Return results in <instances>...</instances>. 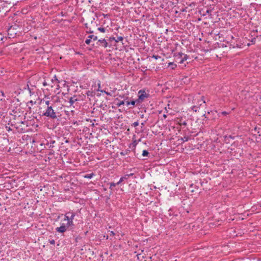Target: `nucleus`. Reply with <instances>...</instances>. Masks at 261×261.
<instances>
[{"label":"nucleus","instance_id":"23","mask_svg":"<svg viewBox=\"0 0 261 261\" xmlns=\"http://www.w3.org/2000/svg\"><path fill=\"white\" fill-rule=\"evenodd\" d=\"M181 140L183 142H187L189 140V137L188 136H185L183 138H181Z\"/></svg>","mask_w":261,"mask_h":261},{"label":"nucleus","instance_id":"19","mask_svg":"<svg viewBox=\"0 0 261 261\" xmlns=\"http://www.w3.org/2000/svg\"><path fill=\"white\" fill-rule=\"evenodd\" d=\"M253 9H254L253 7L250 6L249 8H248L247 10H246V15L247 16V14L249 15H251V13L253 11Z\"/></svg>","mask_w":261,"mask_h":261},{"label":"nucleus","instance_id":"55","mask_svg":"<svg viewBox=\"0 0 261 261\" xmlns=\"http://www.w3.org/2000/svg\"><path fill=\"white\" fill-rule=\"evenodd\" d=\"M143 116H144V115H142L141 116V118H143Z\"/></svg>","mask_w":261,"mask_h":261},{"label":"nucleus","instance_id":"13","mask_svg":"<svg viewBox=\"0 0 261 261\" xmlns=\"http://www.w3.org/2000/svg\"><path fill=\"white\" fill-rule=\"evenodd\" d=\"M86 94L88 97H92L95 96V92L93 91L89 90L86 92Z\"/></svg>","mask_w":261,"mask_h":261},{"label":"nucleus","instance_id":"24","mask_svg":"<svg viewBox=\"0 0 261 261\" xmlns=\"http://www.w3.org/2000/svg\"><path fill=\"white\" fill-rule=\"evenodd\" d=\"M149 154V152L146 150H144L142 152V155L143 156H147Z\"/></svg>","mask_w":261,"mask_h":261},{"label":"nucleus","instance_id":"56","mask_svg":"<svg viewBox=\"0 0 261 261\" xmlns=\"http://www.w3.org/2000/svg\"><path fill=\"white\" fill-rule=\"evenodd\" d=\"M121 154H122V155H124V154H123V152H121Z\"/></svg>","mask_w":261,"mask_h":261},{"label":"nucleus","instance_id":"33","mask_svg":"<svg viewBox=\"0 0 261 261\" xmlns=\"http://www.w3.org/2000/svg\"><path fill=\"white\" fill-rule=\"evenodd\" d=\"M49 242L50 244L55 245V241L54 240H49Z\"/></svg>","mask_w":261,"mask_h":261},{"label":"nucleus","instance_id":"6","mask_svg":"<svg viewBox=\"0 0 261 261\" xmlns=\"http://www.w3.org/2000/svg\"><path fill=\"white\" fill-rule=\"evenodd\" d=\"M27 86L28 87V90H29L30 95H33L35 92V90H36V87L35 85H33L31 83V80H29L28 82Z\"/></svg>","mask_w":261,"mask_h":261},{"label":"nucleus","instance_id":"46","mask_svg":"<svg viewBox=\"0 0 261 261\" xmlns=\"http://www.w3.org/2000/svg\"><path fill=\"white\" fill-rule=\"evenodd\" d=\"M203 98H204L203 96H202L201 97V100H202L203 103H205V101L203 100Z\"/></svg>","mask_w":261,"mask_h":261},{"label":"nucleus","instance_id":"15","mask_svg":"<svg viewBox=\"0 0 261 261\" xmlns=\"http://www.w3.org/2000/svg\"><path fill=\"white\" fill-rule=\"evenodd\" d=\"M70 215H71V211H69V212L66 213L64 215V220L67 221V222H68L69 218H70Z\"/></svg>","mask_w":261,"mask_h":261},{"label":"nucleus","instance_id":"47","mask_svg":"<svg viewBox=\"0 0 261 261\" xmlns=\"http://www.w3.org/2000/svg\"><path fill=\"white\" fill-rule=\"evenodd\" d=\"M134 146H136L137 145V142H136V141H135L134 142Z\"/></svg>","mask_w":261,"mask_h":261},{"label":"nucleus","instance_id":"38","mask_svg":"<svg viewBox=\"0 0 261 261\" xmlns=\"http://www.w3.org/2000/svg\"><path fill=\"white\" fill-rule=\"evenodd\" d=\"M137 257H138V259H140V258H141V257H142V258H143V257H144V256H141L140 254H137Z\"/></svg>","mask_w":261,"mask_h":261},{"label":"nucleus","instance_id":"26","mask_svg":"<svg viewBox=\"0 0 261 261\" xmlns=\"http://www.w3.org/2000/svg\"><path fill=\"white\" fill-rule=\"evenodd\" d=\"M123 40V37L122 36L118 37L117 39H115L116 42H118L119 41H122Z\"/></svg>","mask_w":261,"mask_h":261},{"label":"nucleus","instance_id":"59","mask_svg":"<svg viewBox=\"0 0 261 261\" xmlns=\"http://www.w3.org/2000/svg\"><path fill=\"white\" fill-rule=\"evenodd\" d=\"M2 224V223L0 222V225Z\"/></svg>","mask_w":261,"mask_h":261},{"label":"nucleus","instance_id":"35","mask_svg":"<svg viewBox=\"0 0 261 261\" xmlns=\"http://www.w3.org/2000/svg\"><path fill=\"white\" fill-rule=\"evenodd\" d=\"M258 40V41H261V35H257V37H256V40Z\"/></svg>","mask_w":261,"mask_h":261},{"label":"nucleus","instance_id":"48","mask_svg":"<svg viewBox=\"0 0 261 261\" xmlns=\"http://www.w3.org/2000/svg\"><path fill=\"white\" fill-rule=\"evenodd\" d=\"M145 121L144 122L141 123V125L144 126L145 125Z\"/></svg>","mask_w":261,"mask_h":261},{"label":"nucleus","instance_id":"43","mask_svg":"<svg viewBox=\"0 0 261 261\" xmlns=\"http://www.w3.org/2000/svg\"><path fill=\"white\" fill-rule=\"evenodd\" d=\"M227 114H228V113L225 111L222 112V114L223 115H226Z\"/></svg>","mask_w":261,"mask_h":261},{"label":"nucleus","instance_id":"42","mask_svg":"<svg viewBox=\"0 0 261 261\" xmlns=\"http://www.w3.org/2000/svg\"><path fill=\"white\" fill-rule=\"evenodd\" d=\"M106 94L107 95L112 96V93H111V92H106Z\"/></svg>","mask_w":261,"mask_h":261},{"label":"nucleus","instance_id":"36","mask_svg":"<svg viewBox=\"0 0 261 261\" xmlns=\"http://www.w3.org/2000/svg\"><path fill=\"white\" fill-rule=\"evenodd\" d=\"M115 235V233L113 231H111L110 232V236H114Z\"/></svg>","mask_w":261,"mask_h":261},{"label":"nucleus","instance_id":"31","mask_svg":"<svg viewBox=\"0 0 261 261\" xmlns=\"http://www.w3.org/2000/svg\"><path fill=\"white\" fill-rule=\"evenodd\" d=\"M138 125H139V122H138V121H137L134 122L132 124V126H133L134 127H136V126H138Z\"/></svg>","mask_w":261,"mask_h":261},{"label":"nucleus","instance_id":"14","mask_svg":"<svg viewBox=\"0 0 261 261\" xmlns=\"http://www.w3.org/2000/svg\"><path fill=\"white\" fill-rule=\"evenodd\" d=\"M126 103L127 106H129V105H131L133 106H135L136 103L138 104L137 99H136L135 100H132L130 101H126Z\"/></svg>","mask_w":261,"mask_h":261},{"label":"nucleus","instance_id":"8","mask_svg":"<svg viewBox=\"0 0 261 261\" xmlns=\"http://www.w3.org/2000/svg\"><path fill=\"white\" fill-rule=\"evenodd\" d=\"M75 216V213L73 211H71V215L70 216V218L67 222L68 226L70 227V229H72L74 227V224L73 223V219Z\"/></svg>","mask_w":261,"mask_h":261},{"label":"nucleus","instance_id":"21","mask_svg":"<svg viewBox=\"0 0 261 261\" xmlns=\"http://www.w3.org/2000/svg\"><path fill=\"white\" fill-rule=\"evenodd\" d=\"M94 173H90V174H86V175H85L84 176V177H85V178H89V179H90V178H91L94 176Z\"/></svg>","mask_w":261,"mask_h":261},{"label":"nucleus","instance_id":"25","mask_svg":"<svg viewBox=\"0 0 261 261\" xmlns=\"http://www.w3.org/2000/svg\"><path fill=\"white\" fill-rule=\"evenodd\" d=\"M54 82H56L57 84L59 83L56 75H55L53 79H51V82L54 83Z\"/></svg>","mask_w":261,"mask_h":261},{"label":"nucleus","instance_id":"9","mask_svg":"<svg viewBox=\"0 0 261 261\" xmlns=\"http://www.w3.org/2000/svg\"><path fill=\"white\" fill-rule=\"evenodd\" d=\"M249 133L252 135L253 137H255V140L257 139V136L259 133V132L257 130V127L254 126L253 128H251V127H249L248 128ZM260 136V135H258Z\"/></svg>","mask_w":261,"mask_h":261},{"label":"nucleus","instance_id":"22","mask_svg":"<svg viewBox=\"0 0 261 261\" xmlns=\"http://www.w3.org/2000/svg\"><path fill=\"white\" fill-rule=\"evenodd\" d=\"M88 38H89L91 40L93 39L94 41H95L97 39V37L93 35H89Z\"/></svg>","mask_w":261,"mask_h":261},{"label":"nucleus","instance_id":"50","mask_svg":"<svg viewBox=\"0 0 261 261\" xmlns=\"http://www.w3.org/2000/svg\"><path fill=\"white\" fill-rule=\"evenodd\" d=\"M247 192H248V191H246V194H245L246 197H247V195H248Z\"/></svg>","mask_w":261,"mask_h":261},{"label":"nucleus","instance_id":"52","mask_svg":"<svg viewBox=\"0 0 261 261\" xmlns=\"http://www.w3.org/2000/svg\"><path fill=\"white\" fill-rule=\"evenodd\" d=\"M248 192L249 193V194H252V191H248Z\"/></svg>","mask_w":261,"mask_h":261},{"label":"nucleus","instance_id":"11","mask_svg":"<svg viewBox=\"0 0 261 261\" xmlns=\"http://www.w3.org/2000/svg\"><path fill=\"white\" fill-rule=\"evenodd\" d=\"M98 42H99L100 44L105 48L107 47L108 45V42L105 39L98 40Z\"/></svg>","mask_w":261,"mask_h":261},{"label":"nucleus","instance_id":"41","mask_svg":"<svg viewBox=\"0 0 261 261\" xmlns=\"http://www.w3.org/2000/svg\"><path fill=\"white\" fill-rule=\"evenodd\" d=\"M115 39H115V37H110V38H109V40H110V41H112V40H115Z\"/></svg>","mask_w":261,"mask_h":261},{"label":"nucleus","instance_id":"3","mask_svg":"<svg viewBox=\"0 0 261 261\" xmlns=\"http://www.w3.org/2000/svg\"><path fill=\"white\" fill-rule=\"evenodd\" d=\"M173 57H174L175 61L179 64H182L184 61H186L189 58L187 55L181 52L174 53Z\"/></svg>","mask_w":261,"mask_h":261},{"label":"nucleus","instance_id":"28","mask_svg":"<svg viewBox=\"0 0 261 261\" xmlns=\"http://www.w3.org/2000/svg\"><path fill=\"white\" fill-rule=\"evenodd\" d=\"M152 58H154V59H155V60H158V59H159L161 58V57H160V56H158V55H153V56H152Z\"/></svg>","mask_w":261,"mask_h":261},{"label":"nucleus","instance_id":"39","mask_svg":"<svg viewBox=\"0 0 261 261\" xmlns=\"http://www.w3.org/2000/svg\"><path fill=\"white\" fill-rule=\"evenodd\" d=\"M48 85H49V84H47V83L45 81H44L43 82V85L44 86H46Z\"/></svg>","mask_w":261,"mask_h":261},{"label":"nucleus","instance_id":"27","mask_svg":"<svg viewBox=\"0 0 261 261\" xmlns=\"http://www.w3.org/2000/svg\"><path fill=\"white\" fill-rule=\"evenodd\" d=\"M198 107L194 106H193L192 108V110L193 111H195V112H197L198 111Z\"/></svg>","mask_w":261,"mask_h":261},{"label":"nucleus","instance_id":"30","mask_svg":"<svg viewBox=\"0 0 261 261\" xmlns=\"http://www.w3.org/2000/svg\"><path fill=\"white\" fill-rule=\"evenodd\" d=\"M4 39V35L0 33V43H2L3 40Z\"/></svg>","mask_w":261,"mask_h":261},{"label":"nucleus","instance_id":"20","mask_svg":"<svg viewBox=\"0 0 261 261\" xmlns=\"http://www.w3.org/2000/svg\"><path fill=\"white\" fill-rule=\"evenodd\" d=\"M109 185H110V189L111 190H113V188L117 185H118L117 184H116V183H114V182H110L109 183Z\"/></svg>","mask_w":261,"mask_h":261},{"label":"nucleus","instance_id":"44","mask_svg":"<svg viewBox=\"0 0 261 261\" xmlns=\"http://www.w3.org/2000/svg\"><path fill=\"white\" fill-rule=\"evenodd\" d=\"M249 225H250V224H251V223H250V222H247V223H246V224H245L246 227H247L248 226V225H249Z\"/></svg>","mask_w":261,"mask_h":261},{"label":"nucleus","instance_id":"51","mask_svg":"<svg viewBox=\"0 0 261 261\" xmlns=\"http://www.w3.org/2000/svg\"><path fill=\"white\" fill-rule=\"evenodd\" d=\"M98 89L100 87V83L98 84Z\"/></svg>","mask_w":261,"mask_h":261},{"label":"nucleus","instance_id":"32","mask_svg":"<svg viewBox=\"0 0 261 261\" xmlns=\"http://www.w3.org/2000/svg\"><path fill=\"white\" fill-rule=\"evenodd\" d=\"M86 32L87 33H90V34L93 33V31H92L90 28H89V29L88 28V29L87 30Z\"/></svg>","mask_w":261,"mask_h":261},{"label":"nucleus","instance_id":"49","mask_svg":"<svg viewBox=\"0 0 261 261\" xmlns=\"http://www.w3.org/2000/svg\"><path fill=\"white\" fill-rule=\"evenodd\" d=\"M7 130H8V131H10V130H11V129L10 128V127H8V128L7 129Z\"/></svg>","mask_w":261,"mask_h":261},{"label":"nucleus","instance_id":"58","mask_svg":"<svg viewBox=\"0 0 261 261\" xmlns=\"http://www.w3.org/2000/svg\"><path fill=\"white\" fill-rule=\"evenodd\" d=\"M203 116L205 117V118H206V116H205V114H204Z\"/></svg>","mask_w":261,"mask_h":261},{"label":"nucleus","instance_id":"17","mask_svg":"<svg viewBox=\"0 0 261 261\" xmlns=\"http://www.w3.org/2000/svg\"><path fill=\"white\" fill-rule=\"evenodd\" d=\"M127 178L126 176L125 175L124 176L121 177L120 179H119V181L116 183L117 185H120L121 182H122L125 180H127Z\"/></svg>","mask_w":261,"mask_h":261},{"label":"nucleus","instance_id":"7","mask_svg":"<svg viewBox=\"0 0 261 261\" xmlns=\"http://www.w3.org/2000/svg\"><path fill=\"white\" fill-rule=\"evenodd\" d=\"M46 142L44 143V145L47 146L48 148H53L55 147L54 144L56 143V141L51 137H48L46 140Z\"/></svg>","mask_w":261,"mask_h":261},{"label":"nucleus","instance_id":"53","mask_svg":"<svg viewBox=\"0 0 261 261\" xmlns=\"http://www.w3.org/2000/svg\"><path fill=\"white\" fill-rule=\"evenodd\" d=\"M2 94L3 96H4V93L3 91H1Z\"/></svg>","mask_w":261,"mask_h":261},{"label":"nucleus","instance_id":"40","mask_svg":"<svg viewBox=\"0 0 261 261\" xmlns=\"http://www.w3.org/2000/svg\"><path fill=\"white\" fill-rule=\"evenodd\" d=\"M97 91H100L101 92L105 93H106V92H107V91H106L105 90H100L99 89H98Z\"/></svg>","mask_w":261,"mask_h":261},{"label":"nucleus","instance_id":"16","mask_svg":"<svg viewBox=\"0 0 261 261\" xmlns=\"http://www.w3.org/2000/svg\"><path fill=\"white\" fill-rule=\"evenodd\" d=\"M115 101H118V102L117 103L116 105L118 106V107H120L121 105H124L125 103V100H120L118 98H116L115 99Z\"/></svg>","mask_w":261,"mask_h":261},{"label":"nucleus","instance_id":"37","mask_svg":"<svg viewBox=\"0 0 261 261\" xmlns=\"http://www.w3.org/2000/svg\"><path fill=\"white\" fill-rule=\"evenodd\" d=\"M249 155V160H251V159H253V157L252 155V154L251 153H248Z\"/></svg>","mask_w":261,"mask_h":261},{"label":"nucleus","instance_id":"29","mask_svg":"<svg viewBox=\"0 0 261 261\" xmlns=\"http://www.w3.org/2000/svg\"><path fill=\"white\" fill-rule=\"evenodd\" d=\"M91 40L90 39H89V38H88L86 40H85V43L87 44H89L91 42Z\"/></svg>","mask_w":261,"mask_h":261},{"label":"nucleus","instance_id":"34","mask_svg":"<svg viewBox=\"0 0 261 261\" xmlns=\"http://www.w3.org/2000/svg\"><path fill=\"white\" fill-rule=\"evenodd\" d=\"M134 174L133 173H131L129 174H125V175L126 176L127 178H128L129 176H132Z\"/></svg>","mask_w":261,"mask_h":261},{"label":"nucleus","instance_id":"5","mask_svg":"<svg viewBox=\"0 0 261 261\" xmlns=\"http://www.w3.org/2000/svg\"><path fill=\"white\" fill-rule=\"evenodd\" d=\"M70 228L69 226H68V224H65V223H62L60 227H58L56 228V230L57 232L60 233H64L68 229Z\"/></svg>","mask_w":261,"mask_h":261},{"label":"nucleus","instance_id":"4","mask_svg":"<svg viewBox=\"0 0 261 261\" xmlns=\"http://www.w3.org/2000/svg\"><path fill=\"white\" fill-rule=\"evenodd\" d=\"M149 94L147 93L145 90H140L138 92V98L137 99L138 103L142 102L145 98H148Z\"/></svg>","mask_w":261,"mask_h":261},{"label":"nucleus","instance_id":"10","mask_svg":"<svg viewBox=\"0 0 261 261\" xmlns=\"http://www.w3.org/2000/svg\"><path fill=\"white\" fill-rule=\"evenodd\" d=\"M69 99L70 106H72L75 101L79 100L76 96L70 97Z\"/></svg>","mask_w":261,"mask_h":261},{"label":"nucleus","instance_id":"1","mask_svg":"<svg viewBox=\"0 0 261 261\" xmlns=\"http://www.w3.org/2000/svg\"><path fill=\"white\" fill-rule=\"evenodd\" d=\"M40 103L42 106L41 109H43L42 112L43 116L55 120L62 116L64 111L62 105L56 102L47 96L41 100Z\"/></svg>","mask_w":261,"mask_h":261},{"label":"nucleus","instance_id":"2","mask_svg":"<svg viewBox=\"0 0 261 261\" xmlns=\"http://www.w3.org/2000/svg\"><path fill=\"white\" fill-rule=\"evenodd\" d=\"M251 15L247 14L246 17V39L249 42L247 43L248 46L255 44L257 37V20L254 18L256 13L255 9H253Z\"/></svg>","mask_w":261,"mask_h":261},{"label":"nucleus","instance_id":"54","mask_svg":"<svg viewBox=\"0 0 261 261\" xmlns=\"http://www.w3.org/2000/svg\"><path fill=\"white\" fill-rule=\"evenodd\" d=\"M183 124L185 125H186V123L185 122H184Z\"/></svg>","mask_w":261,"mask_h":261},{"label":"nucleus","instance_id":"57","mask_svg":"<svg viewBox=\"0 0 261 261\" xmlns=\"http://www.w3.org/2000/svg\"><path fill=\"white\" fill-rule=\"evenodd\" d=\"M203 116L205 117V118H206V116H205V114H204Z\"/></svg>","mask_w":261,"mask_h":261},{"label":"nucleus","instance_id":"12","mask_svg":"<svg viewBox=\"0 0 261 261\" xmlns=\"http://www.w3.org/2000/svg\"><path fill=\"white\" fill-rule=\"evenodd\" d=\"M108 28V27L105 28L102 26H101V27L98 28L97 30H98V31H99V32H100L101 33H106V32H109Z\"/></svg>","mask_w":261,"mask_h":261},{"label":"nucleus","instance_id":"18","mask_svg":"<svg viewBox=\"0 0 261 261\" xmlns=\"http://www.w3.org/2000/svg\"><path fill=\"white\" fill-rule=\"evenodd\" d=\"M168 67H171L172 69H174L176 68L177 65L174 62H170L168 63Z\"/></svg>","mask_w":261,"mask_h":261},{"label":"nucleus","instance_id":"45","mask_svg":"<svg viewBox=\"0 0 261 261\" xmlns=\"http://www.w3.org/2000/svg\"><path fill=\"white\" fill-rule=\"evenodd\" d=\"M85 27L87 29V30H88V24L87 23H85Z\"/></svg>","mask_w":261,"mask_h":261}]
</instances>
